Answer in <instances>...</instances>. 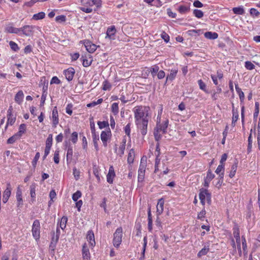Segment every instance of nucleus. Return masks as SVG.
I'll return each instance as SVG.
<instances>
[{"mask_svg":"<svg viewBox=\"0 0 260 260\" xmlns=\"http://www.w3.org/2000/svg\"><path fill=\"white\" fill-rule=\"evenodd\" d=\"M149 111L150 108L145 106H136L133 109L135 123L143 136H145L147 132Z\"/></svg>","mask_w":260,"mask_h":260,"instance_id":"1","label":"nucleus"},{"mask_svg":"<svg viewBox=\"0 0 260 260\" xmlns=\"http://www.w3.org/2000/svg\"><path fill=\"white\" fill-rule=\"evenodd\" d=\"M147 166L146 157L143 156L141 159V161L138 170V182H143Z\"/></svg>","mask_w":260,"mask_h":260,"instance_id":"2","label":"nucleus"},{"mask_svg":"<svg viewBox=\"0 0 260 260\" xmlns=\"http://www.w3.org/2000/svg\"><path fill=\"white\" fill-rule=\"evenodd\" d=\"M122 228L121 227L118 228L113 234V245L118 248L122 242Z\"/></svg>","mask_w":260,"mask_h":260,"instance_id":"3","label":"nucleus"},{"mask_svg":"<svg viewBox=\"0 0 260 260\" xmlns=\"http://www.w3.org/2000/svg\"><path fill=\"white\" fill-rule=\"evenodd\" d=\"M207 198V201L209 204H210L211 201V194L209 192L207 189L202 188L200 189L199 199L202 205L204 206L205 204V199Z\"/></svg>","mask_w":260,"mask_h":260,"instance_id":"4","label":"nucleus"},{"mask_svg":"<svg viewBox=\"0 0 260 260\" xmlns=\"http://www.w3.org/2000/svg\"><path fill=\"white\" fill-rule=\"evenodd\" d=\"M161 112L162 108L161 109L160 111L158 112V114L157 117L156 126L155 128L158 131L162 132V133L165 134L166 133V129L168 126L169 120L167 119L165 121L164 123H160V115L161 114Z\"/></svg>","mask_w":260,"mask_h":260,"instance_id":"5","label":"nucleus"},{"mask_svg":"<svg viewBox=\"0 0 260 260\" xmlns=\"http://www.w3.org/2000/svg\"><path fill=\"white\" fill-rule=\"evenodd\" d=\"M40 221L38 219H36L32 225V234L34 238L36 240H38L40 238Z\"/></svg>","mask_w":260,"mask_h":260,"instance_id":"6","label":"nucleus"},{"mask_svg":"<svg viewBox=\"0 0 260 260\" xmlns=\"http://www.w3.org/2000/svg\"><path fill=\"white\" fill-rule=\"evenodd\" d=\"M35 26L33 25H26L20 27V35L22 34L27 37L32 35Z\"/></svg>","mask_w":260,"mask_h":260,"instance_id":"7","label":"nucleus"},{"mask_svg":"<svg viewBox=\"0 0 260 260\" xmlns=\"http://www.w3.org/2000/svg\"><path fill=\"white\" fill-rule=\"evenodd\" d=\"M126 139H123L119 148H117L116 145H115L114 148L115 152L118 155L121 157L123 156L124 153V150L126 145Z\"/></svg>","mask_w":260,"mask_h":260,"instance_id":"8","label":"nucleus"},{"mask_svg":"<svg viewBox=\"0 0 260 260\" xmlns=\"http://www.w3.org/2000/svg\"><path fill=\"white\" fill-rule=\"evenodd\" d=\"M5 32L10 34L20 35V29L13 26L12 23H9L5 27Z\"/></svg>","mask_w":260,"mask_h":260,"instance_id":"9","label":"nucleus"},{"mask_svg":"<svg viewBox=\"0 0 260 260\" xmlns=\"http://www.w3.org/2000/svg\"><path fill=\"white\" fill-rule=\"evenodd\" d=\"M56 232L59 233L58 235H57L56 236H54V233L53 234V236L52 237L51 241L49 245L50 249L54 252L56 246V244L58 242L59 239V230L57 228Z\"/></svg>","mask_w":260,"mask_h":260,"instance_id":"10","label":"nucleus"},{"mask_svg":"<svg viewBox=\"0 0 260 260\" xmlns=\"http://www.w3.org/2000/svg\"><path fill=\"white\" fill-rule=\"evenodd\" d=\"M12 106H10L8 110L7 125H12L15 122L16 116L12 114Z\"/></svg>","mask_w":260,"mask_h":260,"instance_id":"11","label":"nucleus"},{"mask_svg":"<svg viewBox=\"0 0 260 260\" xmlns=\"http://www.w3.org/2000/svg\"><path fill=\"white\" fill-rule=\"evenodd\" d=\"M64 75L66 79L68 81H71L73 80L74 76L75 73V69L73 68H69L63 71Z\"/></svg>","mask_w":260,"mask_h":260,"instance_id":"12","label":"nucleus"},{"mask_svg":"<svg viewBox=\"0 0 260 260\" xmlns=\"http://www.w3.org/2000/svg\"><path fill=\"white\" fill-rule=\"evenodd\" d=\"M11 193V187L10 183H7V188L5 190L3 194V202L6 203Z\"/></svg>","mask_w":260,"mask_h":260,"instance_id":"13","label":"nucleus"},{"mask_svg":"<svg viewBox=\"0 0 260 260\" xmlns=\"http://www.w3.org/2000/svg\"><path fill=\"white\" fill-rule=\"evenodd\" d=\"M86 50L90 53H93L96 49V46L88 40L84 43Z\"/></svg>","mask_w":260,"mask_h":260,"instance_id":"14","label":"nucleus"},{"mask_svg":"<svg viewBox=\"0 0 260 260\" xmlns=\"http://www.w3.org/2000/svg\"><path fill=\"white\" fill-rule=\"evenodd\" d=\"M215 175L212 173L211 170H208L207 172V176L204 178V182L203 185L205 187H208L209 185L210 182L214 178Z\"/></svg>","mask_w":260,"mask_h":260,"instance_id":"15","label":"nucleus"},{"mask_svg":"<svg viewBox=\"0 0 260 260\" xmlns=\"http://www.w3.org/2000/svg\"><path fill=\"white\" fill-rule=\"evenodd\" d=\"M115 176V173L113 166H110L109 169V172L107 175V181L110 183L112 184L113 182V179Z\"/></svg>","mask_w":260,"mask_h":260,"instance_id":"16","label":"nucleus"},{"mask_svg":"<svg viewBox=\"0 0 260 260\" xmlns=\"http://www.w3.org/2000/svg\"><path fill=\"white\" fill-rule=\"evenodd\" d=\"M22 190L20 186H18L16 191V200L17 207L20 208L23 205V200L22 196Z\"/></svg>","mask_w":260,"mask_h":260,"instance_id":"17","label":"nucleus"},{"mask_svg":"<svg viewBox=\"0 0 260 260\" xmlns=\"http://www.w3.org/2000/svg\"><path fill=\"white\" fill-rule=\"evenodd\" d=\"M52 124L54 127H56L59 122L58 111L56 107H54L52 113Z\"/></svg>","mask_w":260,"mask_h":260,"instance_id":"18","label":"nucleus"},{"mask_svg":"<svg viewBox=\"0 0 260 260\" xmlns=\"http://www.w3.org/2000/svg\"><path fill=\"white\" fill-rule=\"evenodd\" d=\"M82 253L83 260H90V253L86 243L83 245Z\"/></svg>","mask_w":260,"mask_h":260,"instance_id":"19","label":"nucleus"},{"mask_svg":"<svg viewBox=\"0 0 260 260\" xmlns=\"http://www.w3.org/2000/svg\"><path fill=\"white\" fill-rule=\"evenodd\" d=\"M111 135V132L110 131H102L101 134V139L103 142V145L105 147L107 146V141Z\"/></svg>","mask_w":260,"mask_h":260,"instance_id":"20","label":"nucleus"},{"mask_svg":"<svg viewBox=\"0 0 260 260\" xmlns=\"http://www.w3.org/2000/svg\"><path fill=\"white\" fill-rule=\"evenodd\" d=\"M81 59L82 60V64L84 67H88L90 66L92 61L91 56L90 54H88L87 56H82Z\"/></svg>","mask_w":260,"mask_h":260,"instance_id":"21","label":"nucleus"},{"mask_svg":"<svg viewBox=\"0 0 260 260\" xmlns=\"http://www.w3.org/2000/svg\"><path fill=\"white\" fill-rule=\"evenodd\" d=\"M86 238L87 241L89 242L90 245L91 247H93L95 244L94 236L93 232L92 230H89L87 232Z\"/></svg>","mask_w":260,"mask_h":260,"instance_id":"22","label":"nucleus"},{"mask_svg":"<svg viewBox=\"0 0 260 260\" xmlns=\"http://www.w3.org/2000/svg\"><path fill=\"white\" fill-rule=\"evenodd\" d=\"M116 31V30L115 26H111L110 27L108 28L107 30L106 38L108 37L110 39H114Z\"/></svg>","mask_w":260,"mask_h":260,"instance_id":"23","label":"nucleus"},{"mask_svg":"<svg viewBox=\"0 0 260 260\" xmlns=\"http://www.w3.org/2000/svg\"><path fill=\"white\" fill-rule=\"evenodd\" d=\"M164 200L162 198L158 200L156 207V213L157 216L160 215L164 210Z\"/></svg>","mask_w":260,"mask_h":260,"instance_id":"24","label":"nucleus"},{"mask_svg":"<svg viewBox=\"0 0 260 260\" xmlns=\"http://www.w3.org/2000/svg\"><path fill=\"white\" fill-rule=\"evenodd\" d=\"M233 235L236 239L237 247H238V245L241 246V239L240 237V232L238 228L234 227L233 228Z\"/></svg>","mask_w":260,"mask_h":260,"instance_id":"25","label":"nucleus"},{"mask_svg":"<svg viewBox=\"0 0 260 260\" xmlns=\"http://www.w3.org/2000/svg\"><path fill=\"white\" fill-rule=\"evenodd\" d=\"M210 243L208 242L206 243L204 247L198 252V256L201 257L203 255H205L209 251Z\"/></svg>","mask_w":260,"mask_h":260,"instance_id":"26","label":"nucleus"},{"mask_svg":"<svg viewBox=\"0 0 260 260\" xmlns=\"http://www.w3.org/2000/svg\"><path fill=\"white\" fill-rule=\"evenodd\" d=\"M224 164H220V165L217 167V169L215 170V173L217 174H219V177H220V179L222 180L224 177Z\"/></svg>","mask_w":260,"mask_h":260,"instance_id":"27","label":"nucleus"},{"mask_svg":"<svg viewBox=\"0 0 260 260\" xmlns=\"http://www.w3.org/2000/svg\"><path fill=\"white\" fill-rule=\"evenodd\" d=\"M24 94L22 90H19L15 96V101L18 104H21L23 102Z\"/></svg>","mask_w":260,"mask_h":260,"instance_id":"28","label":"nucleus"},{"mask_svg":"<svg viewBox=\"0 0 260 260\" xmlns=\"http://www.w3.org/2000/svg\"><path fill=\"white\" fill-rule=\"evenodd\" d=\"M135 154L134 150L133 149H131L129 151L127 159V163L129 165H132L133 164L135 159Z\"/></svg>","mask_w":260,"mask_h":260,"instance_id":"29","label":"nucleus"},{"mask_svg":"<svg viewBox=\"0 0 260 260\" xmlns=\"http://www.w3.org/2000/svg\"><path fill=\"white\" fill-rule=\"evenodd\" d=\"M204 36L207 39L214 40L218 38V35L215 32L207 31L204 34Z\"/></svg>","mask_w":260,"mask_h":260,"instance_id":"30","label":"nucleus"},{"mask_svg":"<svg viewBox=\"0 0 260 260\" xmlns=\"http://www.w3.org/2000/svg\"><path fill=\"white\" fill-rule=\"evenodd\" d=\"M236 90L239 96L241 102H243L245 99L244 92L242 91L241 89L238 86V84H235Z\"/></svg>","mask_w":260,"mask_h":260,"instance_id":"31","label":"nucleus"},{"mask_svg":"<svg viewBox=\"0 0 260 260\" xmlns=\"http://www.w3.org/2000/svg\"><path fill=\"white\" fill-rule=\"evenodd\" d=\"M178 73L177 69H173L170 71V73L167 77V80H173Z\"/></svg>","mask_w":260,"mask_h":260,"instance_id":"32","label":"nucleus"},{"mask_svg":"<svg viewBox=\"0 0 260 260\" xmlns=\"http://www.w3.org/2000/svg\"><path fill=\"white\" fill-rule=\"evenodd\" d=\"M190 7L188 5H180L178 8L179 12L182 14L189 11Z\"/></svg>","mask_w":260,"mask_h":260,"instance_id":"33","label":"nucleus"},{"mask_svg":"<svg viewBox=\"0 0 260 260\" xmlns=\"http://www.w3.org/2000/svg\"><path fill=\"white\" fill-rule=\"evenodd\" d=\"M26 131V125L24 123L21 124L19 127L18 132L15 134L17 135L20 138L22 136V135L25 133Z\"/></svg>","mask_w":260,"mask_h":260,"instance_id":"34","label":"nucleus"},{"mask_svg":"<svg viewBox=\"0 0 260 260\" xmlns=\"http://www.w3.org/2000/svg\"><path fill=\"white\" fill-rule=\"evenodd\" d=\"M233 11L234 14L237 15H243L245 13L244 9L242 6L233 8Z\"/></svg>","mask_w":260,"mask_h":260,"instance_id":"35","label":"nucleus"},{"mask_svg":"<svg viewBox=\"0 0 260 260\" xmlns=\"http://www.w3.org/2000/svg\"><path fill=\"white\" fill-rule=\"evenodd\" d=\"M238 167V162H235V163L232 166L231 170L229 174L230 178H232L235 175L237 169Z\"/></svg>","mask_w":260,"mask_h":260,"instance_id":"36","label":"nucleus"},{"mask_svg":"<svg viewBox=\"0 0 260 260\" xmlns=\"http://www.w3.org/2000/svg\"><path fill=\"white\" fill-rule=\"evenodd\" d=\"M36 185L35 183L32 184L30 186V194L31 198H32V201H34L36 198Z\"/></svg>","mask_w":260,"mask_h":260,"instance_id":"37","label":"nucleus"},{"mask_svg":"<svg viewBox=\"0 0 260 260\" xmlns=\"http://www.w3.org/2000/svg\"><path fill=\"white\" fill-rule=\"evenodd\" d=\"M259 114V103L258 102L255 103V110L253 113V121L256 122L257 118Z\"/></svg>","mask_w":260,"mask_h":260,"instance_id":"38","label":"nucleus"},{"mask_svg":"<svg viewBox=\"0 0 260 260\" xmlns=\"http://www.w3.org/2000/svg\"><path fill=\"white\" fill-rule=\"evenodd\" d=\"M45 17V13L43 12H41L35 14L32 16V19L35 20H38L44 18Z\"/></svg>","mask_w":260,"mask_h":260,"instance_id":"39","label":"nucleus"},{"mask_svg":"<svg viewBox=\"0 0 260 260\" xmlns=\"http://www.w3.org/2000/svg\"><path fill=\"white\" fill-rule=\"evenodd\" d=\"M68 221V218L67 216H63L60 221L59 226L62 230H64L66 227V224Z\"/></svg>","mask_w":260,"mask_h":260,"instance_id":"40","label":"nucleus"},{"mask_svg":"<svg viewBox=\"0 0 260 260\" xmlns=\"http://www.w3.org/2000/svg\"><path fill=\"white\" fill-rule=\"evenodd\" d=\"M241 239H242L241 240H242V248H243L244 254L245 255V254H247V248L246 240L244 236H242Z\"/></svg>","mask_w":260,"mask_h":260,"instance_id":"41","label":"nucleus"},{"mask_svg":"<svg viewBox=\"0 0 260 260\" xmlns=\"http://www.w3.org/2000/svg\"><path fill=\"white\" fill-rule=\"evenodd\" d=\"M159 67L157 65L151 67L149 69V72L151 73L152 77H154L156 73L158 72Z\"/></svg>","mask_w":260,"mask_h":260,"instance_id":"42","label":"nucleus"},{"mask_svg":"<svg viewBox=\"0 0 260 260\" xmlns=\"http://www.w3.org/2000/svg\"><path fill=\"white\" fill-rule=\"evenodd\" d=\"M233 117H232V125L235 126L236 122L237 121L239 118V114L237 110H232Z\"/></svg>","mask_w":260,"mask_h":260,"instance_id":"43","label":"nucleus"},{"mask_svg":"<svg viewBox=\"0 0 260 260\" xmlns=\"http://www.w3.org/2000/svg\"><path fill=\"white\" fill-rule=\"evenodd\" d=\"M111 110L114 115H117L119 112L118 104L114 103L111 106Z\"/></svg>","mask_w":260,"mask_h":260,"instance_id":"44","label":"nucleus"},{"mask_svg":"<svg viewBox=\"0 0 260 260\" xmlns=\"http://www.w3.org/2000/svg\"><path fill=\"white\" fill-rule=\"evenodd\" d=\"M193 14L198 18H201L204 16V13L201 10L194 9L193 11Z\"/></svg>","mask_w":260,"mask_h":260,"instance_id":"45","label":"nucleus"},{"mask_svg":"<svg viewBox=\"0 0 260 260\" xmlns=\"http://www.w3.org/2000/svg\"><path fill=\"white\" fill-rule=\"evenodd\" d=\"M198 83L199 86L200 88L205 91L206 93H208V90L206 88V84L201 80H199L198 81Z\"/></svg>","mask_w":260,"mask_h":260,"instance_id":"46","label":"nucleus"},{"mask_svg":"<svg viewBox=\"0 0 260 260\" xmlns=\"http://www.w3.org/2000/svg\"><path fill=\"white\" fill-rule=\"evenodd\" d=\"M9 45L11 49L14 51L16 52L19 50V47H18L17 44L12 41H10Z\"/></svg>","mask_w":260,"mask_h":260,"instance_id":"47","label":"nucleus"},{"mask_svg":"<svg viewBox=\"0 0 260 260\" xmlns=\"http://www.w3.org/2000/svg\"><path fill=\"white\" fill-rule=\"evenodd\" d=\"M52 135L50 134L47 138L46 141V147L51 148L52 145Z\"/></svg>","mask_w":260,"mask_h":260,"instance_id":"48","label":"nucleus"},{"mask_svg":"<svg viewBox=\"0 0 260 260\" xmlns=\"http://www.w3.org/2000/svg\"><path fill=\"white\" fill-rule=\"evenodd\" d=\"M19 139H20V138L17 135L15 134L8 139L7 143L8 144H13L15 142H16Z\"/></svg>","mask_w":260,"mask_h":260,"instance_id":"49","label":"nucleus"},{"mask_svg":"<svg viewBox=\"0 0 260 260\" xmlns=\"http://www.w3.org/2000/svg\"><path fill=\"white\" fill-rule=\"evenodd\" d=\"M81 192L79 190H77L72 196V199L74 201L77 202L78 200L81 197Z\"/></svg>","mask_w":260,"mask_h":260,"instance_id":"50","label":"nucleus"},{"mask_svg":"<svg viewBox=\"0 0 260 260\" xmlns=\"http://www.w3.org/2000/svg\"><path fill=\"white\" fill-rule=\"evenodd\" d=\"M103 101V99L101 98V99H99L97 101H93L89 104H88L87 106L88 107H94L95 106L97 105H99V104H101Z\"/></svg>","mask_w":260,"mask_h":260,"instance_id":"51","label":"nucleus"},{"mask_svg":"<svg viewBox=\"0 0 260 260\" xmlns=\"http://www.w3.org/2000/svg\"><path fill=\"white\" fill-rule=\"evenodd\" d=\"M245 67L248 70H252L254 69L255 66L249 61H246L245 62Z\"/></svg>","mask_w":260,"mask_h":260,"instance_id":"52","label":"nucleus"},{"mask_svg":"<svg viewBox=\"0 0 260 260\" xmlns=\"http://www.w3.org/2000/svg\"><path fill=\"white\" fill-rule=\"evenodd\" d=\"M111 87V84L107 80H105L103 83V88L104 90H110Z\"/></svg>","mask_w":260,"mask_h":260,"instance_id":"53","label":"nucleus"},{"mask_svg":"<svg viewBox=\"0 0 260 260\" xmlns=\"http://www.w3.org/2000/svg\"><path fill=\"white\" fill-rule=\"evenodd\" d=\"M98 124L100 129H103L109 126V123L108 121H98Z\"/></svg>","mask_w":260,"mask_h":260,"instance_id":"54","label":"nucleus"},{"mask_svg":"<svg viewBox=\"0 0 260 260\" xmlns=\"http://www.w3.org/2000/svg\"><path fill=\"white\" fill-rule=\"evenodd\" d=\"M66 20V16L65 15H59L56 17L55 21L59 23L64 22Z\"/></svg>","mask_w":260,"mask_h":260,"instance_id":"55","label":"nucleus"},{"mask_svg":"<svg viewBox=\"0 0 260 260\" xmlns=\"http://www.w3.org/2000/svg\"><path fill=\"white\" fill-rule=\"evenodd\" d=\"M250 14L253 17H258L260 13L255 8H251L250 9Z\"/></svg>","mask_w":260,"mask_h":260,"instance_id":"56","label":"nucleus"},{"mask_svg":"<svg viewBox=\"0 0 260 260\" xmlns=\"http://www.w3.org/2000/svg\"><path fill=\"white\" fill-rule=\"evenodd\" d=\"M59 150H56L55 151L54 154V157L53 159L54 161V162L56 164H58L59 162Z\"/></svg>","mask_w":260,"mask_h":260,"instance_id":"57","label":"nucleus"},{"mask_svg":"<svg viewBox=\"0 0 260 260\" xmlns=\"http://www.w3.org/2000/svg\"><path fill=\"white\" fill-rule=\"evenodd\" d=\"M78 133L76 132H74L72 134L71 141L74 144L77 143L78 141Z\"/></svg>","mask_w":260,"mask_h":260,"instance_id":"58","label":"nucleus"},{"mask_svg":"<svg viewBox=\"0 0 260 260\" xmlns=\"http://www.w3.org/2000/svg\"><path fill=\"white\" fill-rule=\"evenodd\" d=\"M40 153L37 152L33 160L32 161V165L34 167H36L37 161L40 158Z\"/></svg>","mask_w":260,"mask_h":260,"instance_id":"59","label":"nucleus"},{"mask_svg":"<svg viewBox=\"0 0 260 260\" xmlns=\"http://www.w3.org/2000/svg\"><path fill=\"white\" fill-rule=\"evenodd\" d=\"M124 132L130 138V134H131V124L128 123L124 127Z\"/></svg>","mask_w":260,"mask_h":260,"instance_id":"60","label":"nucleus"},{"mask_svg":"<svg viewBox=\"0 0 260 260\" xmlns=\"http://www.w3.org/2000/svg\"><path fill=\"white\" fill-rule=\"evenodd\" d=\"M73 147L71 146H69L68 148L67 158L68 159L69 157L71 158L73 156Z\"/></svg>","mask_w":260,"mask_h":260,"instance_id":"61","label":"nucleus"},{"mask_svg":"<svg viewBox=\"0 0 260 260\" xmlns=\"http://www.w3.org/2000/svg\"><path fill=\"white\" fill-rule=\"evenodd\" d=\"M161 37L166 42L168 43L170 40V37L166 33L165 31H163L161 34Z\"/></svg>","mask_w":260,"mask_h":260,"instance_id":"62","label":"nucleus"},{"mask_svg":"<svg viewBox=\"0 0 260 260\" xmlns=\"http://www.w3.org/2000/svg\"><path fill=\"white\" fill-rule=\"evenodd\" d=\"M159 131L156 129V128L154 129V136L155 138V139L156 141H158L161 137V136L158 134Z\"/></svg>","mask_w":260,"mask_h":260,"instance_id":"63","label":"nucleus"},{"mask_svg":"<svg viewBox=\"0 0 260 260\" xmlns=\"http://www.w3.org/2000/svg\"><path fill=\"white\" fill-rule=\"evenodd\" d=\"M60 83V81L58 78V77H57L56 76H54V77H52V78L51 79V81H50L51 84H59Z\"/></svg>","mask_w":260,"mask_h":260,"instance_id":"64","label":"nucleus"}]
</instances>
